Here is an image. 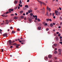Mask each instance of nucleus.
<instances>
[{
    "label": "nucleus",
    "instance_id": "nucleus-1",
    "mask_svg": "<svg viewBox=\"0 0 62 62\" xmlns=\"http://www.w3.org/2000/svg\"><path fill=\"white\" fill-rule=\"evenodd\" d=\"M37 1H38L39 3H40V5H42V4H43V5H45L46 6V4H45V3L43 2H42L41 1H39V0H37Z\"/></svg>",
    "mask_w": 62,
    "mask_h": 62
},
{
    "label": "nucleus",
    "instance_id": "nucleus-2",
    "mask_svg": "<svg viewBox=\"0 0 62 62\" xmlns=\"http://www.w3.org/2000/svg\"><path fill=\"white\" fill-rule=\"evenodd\" d=\"M8 42L9 45H10V46L12 45V44H11V43H12V41H11V40H9L8 41Z\"/></svg>",
    "mask_w": 62,
    "mask_h": 62
},
{
    "label": "nucleus",
    "instance_id": "nucleus-3",
    "mask_svg": "<svg viewBox=\"0 0 62 62\" xmlns=\"http://www.w3.org/2000/svg\"><path fill=\"white\" fill-rule=\"evenodd\" d=\"M47 9H46V10H47L48 11V10H49V12H50V11H51V8H49L48 7V6H47V7L46 8Z\"/></svg>",
    "mask_w": 62,
    "mask_h": 62
},
{
    "label": "nucleus",
    "instance_id": "nucleus-4",
    "mask_svg": "<svg viewBox=\"0 0 62 62\" xmlns=\"http://www.w3.org/2000/svg\"><path fill=\"white\" fill-rule=\"evenodd\" d=\"M3 36L4 37H8V34L4 33L3 34Z\"/></svg>",
    "mask_w": 62,
    "mask_h": 62
},
{
    "label": "nucleus",
    "instance_id": "nucleus-5",
    "mask_svg": "<svg viewBox=\"0 0 62 62\" xmlns=\"http://www.w3.org/2000/svg\"><path fill=\"white\" fill-rule=\"evenodd\" d=\"M44 59L45 60L48 61V57H44Z\"/></svg>",
    "mask_w": 62,
    "mask_h": 62
},
{
    "label": "nucleus",
    "instance_id": "nucleus-6",
    "mask_svg": "<svg viewBox=\"0 0 62 62\" xmlns=\"http://www.w3.org/2000/svg\"><path fill=\"white\" fill-rule=\"evenodd\" d=\"M27 20H29V22H31L32 21V19L28 17L27 18Z\"/></svg>",
    "mask_w": 62,
    "mask_h": 62
},
{
    "label": "nucleus",
    "instance_id": "nucleus-7",
    "mask_svg": "<svg viewBox=\"0 0 62 62\" xmlns=\"http://www.w3.org/2000/svg\"><path fill=\"white\" fill-rule=\"evenodd\" d=\"M55 40H56V41L58 40V37H56L55 38Z\"/></svg>",
    "mask_w": 62,
    "mask_h": 62
},
{
    "label": "nucleus",
    "instance_id": "nucleus-8",
    "mask_svg": "<svg viewBox=\"0 0 62 62\" xmlns=\"http://www.w3.org/2000/svg\"><path fill=\"white\" fill-rule=\"evenodd\" d=\"M5 22H6V24H8L9 23V22L8 21V20H5Z\"/></svg>",
    "mask_w": 62,
    "mask_h": 62
},
{
    "label": "nucleus",
    "instance_id": "nucleus-9",
    "mask_svg": "<svg viewBox=\"0 0 62 62\" xmlns=\"http://www.w3.org/2000/svg\"><path fill=\"white\" fill-rule=\"evenodd\" d=\"M52 56L51 55H49L48 56V57L49 58H50L52 57Z\"/></svg>",
    "mask_w": 62,
    "mask_h": 62
},
{
    "label": "nucleus",
    "instance_id": "nucleus-10",
    "mask_svg": "<svg viewBox=\"0 0 62 62\" xmlns=\"http://www.w3.org/2000/svg\"><path fill=\"white\" fill-rule=\"evenodd\" d=\"M38 29L39 30H40L41 29V27L40 26L38 27Z\"/></svg>",
    "mask_w": 62,
    "mask_h": 62
},
{
    "label": "nucleus",
    "instance_id": "nucleus-11",
    "mask_svg": "<svg viewBox=\"0 0 62 62\" xmlns=\"http://www.w3.org/2000/svg\"><path fill=\"white\" fill-rule=\"evenodd\" d=\"M13 9H9V11H13Z\"/></svg>",
    "mask_w": 62,
    "mask_h": 62
},
{
    "label": "nucleus",
    "instance_id": "nucleus-12",
    "mask_svg": "<svg viewBox=\"0 0 62 62\" xmlns=\"http://www.w3.org/2000/svg\"><path fill=\"white\" fill-rule=\"evenodd\" d=\"M16 32L15 31H12V32L11 33V34H14V33H15Z\"/></svg>",
    "mask_w": 62,
    "mask_h": 62
},
{
    "label": "nucleus",
    "instance_id": "nucleus-13",
    "mask_svg": "<svg viewBox=\"0 0 62 62\" xmlns=\"http://www.w3.org/2000/svg\"><path fill=\"white\" fill-rule=\"evenodd\" d=\"M50 26L51 27H53V23H50Z\"/></svg>",
    "mask_w": 62,
    "mask_h": 62
},
{
    "label": "nucleus",
    "instance_id": "nucleus-14",
    "mask_svg": "<svg viewBox=\"0 0 62 62\" xmlns=\"http://www.w3.org/2000/svg\"><path fill=\"white\" fill-rule=\"evenodd\" d=\"M6 14V13H4L3 14V15H1L2 16V17H5V15Z\"/></svg>",
    "mask_w": 62,
    "mask_h": 62
},
{
    "label": "nucleus",
    "instance_id": "nucleus-15",
    "mask_svg": "<svg viewBox=\"0 0 62 62\" xmlns=\"http://www.w3.org/2000/svg\"><path fill=\"white\" fill-rule=\"evenodd\" d=\"M46 15L47 16H48L49 15H48V11H47L46 14Z\"/></svg>",
    "mask_w": 62,
    "mask_h": 62
},
{
    "label": "nucleus",
    "instance_id": "nucleus-16",
    "mask_svg": "<svg viewBox=\"0 0 62 62\" xmlns=\"http://www.w3.org/2000/svg\"><path fill=\"white\" fill-rule=\"evenodd\" d=\"M58 11H56V10L55 11V13H58Z\"/></svg>",
    "mask_w": 62,
    "mask_h": 62
},
{
    "label": "nucleus",
    "instance_id": "nucleus-17",
    "mask_svg": "<svg viewBox=\"0 0 62 62\" xmlns=\"http://www.w3.org/2000/svg\"><path fill=\"white\" fill-rule=\"evenodd\" d=\"M46 21L47 22H49V18H48V19H46Z\"/></svg>",
    "mask_w": 62,
    "mask_h": 62
},
{
    "label": "nucleus",
    "instance_id": "nucleus-18",
    "mask_svg": "<svg viewBox=\"0 0 62 62\" xmlns=\"http://www.w3.org/2000/svg\"><path fill=\"white\" fill-rule=\"evenodd\" d=\"M14 19H18V17H17L15 16L14 18Z\"/></svg>",
    "mask_w": 62,
    "mask_h": 62
},
{
    "label": "nucleus",
    "instance_id": "nucleus-19",
    "mask_svg": "<svg viewBox=\"0 0 62 62\" xmlns=\"http://www.w3.org/2000/svg\"><path fill=\"white\" fill-rule=\"evenodd\" d=\"M14 3H15V4H17L18 3V1L17 0H16L15 1Z\"/></svg>",
    "mask_w": 62,
    "mask_h": 62
},
{
    "label": "nucleus",
    "instance_id": "nucleus-20",
    "mask_svg": "<svg viewBox=\"0 0 62 62\" xmlns=\"http://www.w3.org/2000/svg\"><path fill=\"white\" fill-rule=\"evenodd\" d=\"M54 46L55 47H56L57 46V44H54Z\"/></svg>",
    "mask_w": 62,
    "mask_h": 62
},
{
    "label": "nucleus",
    "instance_id": "nucleus-21",
    "mask_svg": "<svg viewBox=\"0 0 62 62\" xmlns=\"http://www.w3.org/2000/svg\"><path fill=\"white\" fill-rule=\"evenodd\" d=\"M23 10L21 11H20V13H21V14H22V13H23Z\"/></svg>",
    "mask_w": 62,
    "mask_h": 62
},
{
    "label": "nucleus",
    "instance_id": "nucleus-22",
    "mask_svg": "<svg viewBox=\"0 0 62 62\" xmlns=\"http://www.w3.org/2000/svg\"><path fill=\"white\" fill-rule=\"evenodd\" d=\"M30 18H31V19H34V18H33V17L32 16H30Z\"/></svg>",
    "mask_w": 62,
    "mask_h": 62
},
{
    "label": "nucleus",
    "instance_id": "nucleus-23",
    "mask_svg": "<svg viewBox=\"0 0 62 62\" xmlns=\"http://www.w3.org/2000/svg\"><path fill=\"white\" fill-rule=\"evenodd\" d=\"M23 18H24V16H21V19H23Z\"/></svg>",
    "mask_w": 62,
    "mask_h": 62
},
{
    "label": "nucleus",
    "instance_id": "nucleus-24",
    "mask_svg": "<svg viewBox=\"0 0 62 62\" xmlns=\"http://www.w3.org/2000/svg\"><path fill=\"white\" fill-rule=\"evenodd\" d=\"M59 51V52H61V49H59L58 50Z\"/></svg>",
    "mask_w": 62,
    "mask_h": 62
},
{
    "label": "nucleus",
    "instance_id": "nucleus-25",
    "mask_svg": "<svg viewBox=\"0 0 62 62\" xmlns=\"http://www.w3.org/2000/svg\"><path fill=\"white\" fill-rule=\"evenodd\" d=\"M19 3L20 4H22V1H21V0H20Z\"/></svg>",
    "mask_w": 62,
    "mask_h": 62
},
{
    "label": "nucleus",
    "instance_id": "nucleus-26",
    "mask_svg": "<svg viewBox=\"0 0 62 62\" xmlns=\"http://www.w3.org/2000/svg\"><path fill=\"white\" fill-rule=\"evenodd\" d=\"M30 14V16H33V14L32 13H31Z\"/></svg>",
    "mask_w": 62,
    "mask_h": 62
},
{
    "label": "nucleus",
    "instance_id": "nucleus-27",
    "mask_svg": "<svg viewBox=\"0 0 62 62\" xmlns=\"http://www.w3.org/2000/svg\"><path fill=\"white\" fill-rule=\"evenodd\" d=\"M25 8H28V6L27 5H26L25 6Z\"/></svg>",
    "mask_w": 62,
    "mask_h": 62
},
{
    "label": "nucleus",
    "instance_id": "nucleus-28",
    "mask_svg": "<svg viewBox=\"0 0 62 62\" xmlns=\"http://www.w3.org/2000/svg\"><path fill=\"white\" fill-rule=\"evenodd\" d=\"M54 54H57V51H55L54 52Z\"/></svg>",
    "mask_w": 62,
    "mask_h": 62
},
{
    "label": "nucleus",
    "instance_id": "nucleus-29",
    "mask_svg": "<svg viewBox=\"0 0 62 62\" xmlns=\"http://www.w3.org/2000/svg\"><path fill=\"white\" fill-rule=\"evenodd\" d=\"M2 31V30L0 29V34H2V32H1Z\"/></svg>",
    "mask_w": 62,
    "mask_h": 62
},
{
    "label": "nucleus",
    "instance_id": "nucleus-30",
    "mask_svg": "<svg viewBox=\"0 0 62 62\" xmlns=\"http://www.w3.org/2000/svg\"><path fill=\"white\" fill-rule=\"evenodd\" d=\"M58 14V15H60V12H58L57 13Z\"/></svg>",
    "mask_w": 62,
    "mask_h": 62
},
{
    "label": "nucleus",
    "instance_id": "nucleus-31",
    "mask_svg": "<svg viewBox=\"0 0 62 62\" xmlns=\"http://www.w3.org/2000/svg\"><path fill=\"white\" fill-rule=\"evenodd\" d=\"M17 31H20V30L19 28H18L17 29Z\"/></svg>",
    "mask_w": 62,
    "mask_h": 62
},
{
    "label": "nucleus",
    "instance_id": "nucleus-32",
    "mask_svg": "<svg viewBox=\"0 0 62 62\" xmlns=\"http://www.w3.org/2000/svg\"><path fill=\"white\" fill-rule=\"evenodd\" d=\"M50 21V22H52V19H49V21Z\"/></svg>",
    "mask_w": 62,
    "mask_h": 62
},
{
    "label": "nucleus",
    "instance_id": "nucleus-33",
    "mask_svg": "<svg viewBox=\"0 0 62 62\" xmlns=\"http://www.w3.org/2000/svg\"><path fill=\"white\" fill-rule=\"evenodd\" d=\"M37 20L38 22H40V20L39 19H37Z\"/></svg>",
    "mask_w": 62,
    "mask_h": 62
},
{
    "label": "nucleus",
    "instance_id": "nucleus-34",
    "mask_svg": "<svg viewBox=\"0 0 62 62\" xmlns=\"http://www.w3.org/2000/svg\"><path fill=\"white\" fill-rule=\"evenodd\" d=\"M14 42H15V41L13 40L12 41V43H14Z\"/></svg>",
    "mask_w": 62,
    "mask_h": 62
},
{
    "label": "nucleus",
    "instance_id": "nucleus-35",
    "mask_svg": "<svg viewBox=\"0 0 62 62\" xmlns=\"http://www.w3.org/2000/svg\"><path fill=\"white\" fill-rule=\"evenodd\" d=\"M11 16H14V14H11Z\"/></svg>",
    "mask_w": 62,
    "mask_h": 62
},
{
    "label": "nucleus",
    "instance_id": "nucleus-36",
    "mask_svg": "<svg viewBox=\"0 0 62 62\" xmlns=\"http://www.w3.org/2000/svg\"><path fill=\"white\" fill-rule=\"evenodd\" d=\"M48 62H53L51 60H50L49 61H48Z\"/></svg>",
    "mask_w": 62,
    "mask_h": 62
},
{
    "label": "nucleus",
    "instance_id": "nucleus-37",
    "mask_svg": "<svg viewBox=\"0 0 62 62\" xmlns=\"http://www.w3.org/2000/svg\"><path fill=\"white\" fill-rule=\"evenodd\" d=\"M61 35H60V33H59L58 35V37H60V36Z\"/></svg>",
    "mask_w": 62,
    "mask_h": 62
},
{
    "label": "nucleus",
    "instance_id": "nucleus-38",
    "mask_svg": "<svg viewBox=\"0 0 62 62\" xmlns=\"http://www.w3.org/2000/svg\"><path fill=\"white\" fill-rule=\"evenodd\" d=\"M9 13V12H6V14H8V13Z\"/></svg>",
    "mask_w": 62,
    "mask_h": 62
},
{
    "label": "nucleus",
    "instance_id": "nucleus-39",
    "mask_svg": "<svg viewBox=\"0 0 62 62\" xmlns=\"http://www.w3.org/2000/svg\"><path fill=\"white\" fill-rule=\"evenodd\" d=\"M17 7L15 8L14 9H17Z\"/></svg>",
    "mask_w": 62,
    "mask_h": 62
},
{
    "label": "nucleus",
    "instance_id": "nucleus-40",
    "mask_svg": "<svg viewBox=\"0 0 62 62\" xmlns=\"http://www.w3.org/2000/svg\"><path fill=\"white\" fill-rule=\"evenodd\" d=\"M10 48H13V46H11L10 47Z\"/></svg>",
    "mask_w": 62,
    "mask_h": 62
},
{
    "label": "nucleus",
    "instance_id": "nucleus-41",
    "mask_svg": "<svg viewBox=\"0 0 62 62\" xmlns=\"http://www.w3.org/2000/svg\"><path fill=\"white\" fill-rule=\"evenodd\" d=\"M59 38L60 39H62V37L61 36H60Z\"/></svg>",
    "mask_w": 62,
    "mask_h": 62
},
{
    "label": "nucleus",
    "instance_id": "nucleus-42",
    "mask_svg": "<svg viewBox=\"0 0 62 62\" xmlns=\"http://www.w3.org/2000/svg\"><path fill=\"white\" fill-rule=\"evenodd\" d=\"M28 12L29 13H30V10H29L28 11Z\"/></svg>",
    "mask_w": 62,
    "mask_h": 62
},
{
    "label": "nucleus",
    "instance_id": "nucleus-43",
    "mask_svg": "<svg viewBox=\"0 0 62 62\" xmlns=\"http://www.w3.org/2000/svg\"><path fill=\"white\" fill-rule=\"evenodd\" d=\"M21 41L22 42H24V41H25V40H22Z\"/></svg>",
    "mask_w": 62,
    "mask_h": 62
},
{
    "label": "nucleus",
    "instance_id": "nucleus-44",
    "mask_svg": "<svg viewBox=\"0 0 62 62\" xmlns=\"http://www.w3.org/2000/svg\"><path fill=\"white\" fill-rule=\"evenodd\" d=\"M60 19L61 20H62V18H61V17H60Z\"/></svg>",
    "mask_w": 62,
    "mask_h": 62
},
{
    "label": "nucleus",
    "instance_id": "nucleus-45",
    "mask_svg": "<svg viewBox=\"0 0 62 62\" xmlns=\"http://www.w3.org/2000/svg\"><path fill=\"white\" fill-rule=\"evenodd\" d=\"M39 26H41V24L40 23L39 24Z\"/></svg>",
    "mask_w": 62,
    "mask_h": 62
},
{
    "label": "nucleus",
    "instance_id": "nucleus-46",
    "mask_svg": "<svg viewBox=\"0 0 62 62\" xmlns=\"http://www.w3.org/2000/svg\"><path fill=\"white\" fill-rule=\"evenodd\" d=\"M49 30V28H47L46 29V31H48V30Z\"/></svg>",
    "mask_w": 62,
    "mask_h": 62
},
{
    "label": "nucleus",
    "instance_id": "nucleus-47",
    "mask_svg": "<svg viewBox=\"0 0 62 62\" xmlns=\"http://www.w3.org/2000/svg\"><path fill=\"white\" fill-rule=\"evenodd\" d=\"M60 43L62 45V42H60Z\"/></svg>",
    "mask_w": 62,
    "mask_h": 62
},
{
    "label": "nucleus",
    "instance_id": "nucleus-48",
    "mask_svg": "<svg viewBox=\"0 0 62 62\" xmlns=\"http://www.w3.org/2000/svg\"><path fill=\"white\" fill-rule=\"evenodd\" d=\"M15 15H16V16H17V14L16 13L15 14Z\"/></svg>",
    "mask_w": 62,
    "mask_h": 62
},
{
    "label": "nucleus",
    "instance_id": "nucleus-49",
    "mask_svg": "<svg viewBox=\"0 0 62 62\" xmlns=\"http://www.w3.org/2000/svg\"><path fill=\"white\" fill-rule=\"evenodd\" d=\"M37 9V8H35L34 9V10H36Z\"/></svg>",
    "mask_w": 62,
    "mask_h": 62
},
{
    "label": "nucleus",
    "instance_id": "nucleus-50",
    "mask_svg": "<svg viewBox=\"0 0 62 62\" xmlns=\"http://www.w3.org/2000/svg\"><path fill=\"white\" fill-rule=\"evenodd\" d=\"M30 11V12H31V13L32 12V10H31Z\"/></svg>",
    "mask_w": 62,
    "mask_h": 62
},
{
    "label": "nucleus",
    "instance_id": "nucleus-51",
    "mask_svg": "<svg viewBox=\"0 0 62 62\" xmlns=\"http://www.w3.org/2000/svg\"><path fill=\"white\" fill-rule=\"evenodd\" d=\"M35 20H37V19H38V18H37V17H36L35 18Z\"/></svg>",
    "mask_w": 62,
    "mask_h": 62
},
{
    "label": "nucleus",
    "instance_id": "nucleus-52",
    "mask_svg": "<svg viewBox=\"0 0 62 62\" xmlns=\"http://www.w3.org/2000/svg\"><path fill=\"white\" fill-rule=\"evenodd\" d=\"M16 46H20V45H18V44H16Z\"/></svg>",
    "mask_w": 62,
    "mask_h": 62
},
{
    "label": "nucleus",
    "instance_id": "nucleus-53",
    "mask_svg": "<svg viewBox=\"0 0 62 62\" xmlns=\"http://www.w3.org/2000/svg\"><path fill=\"white\" fill-rule=\"evenodd\" d=\"M45 25H47V23H45Z\"/></svg>",
    "mask_w": 62,
    "mask_h": 62
},
{
    "label": "nucleus",
    "instance_id": "nucleus-54",
    "mask_svg": "<svg viewBox=\"0 0 62 62\" xmlns=\"http://www.w3.org/2000/svg\"><path fill=\"white\" fill-rule=\"evenodd\" d=\"M28 14V12H27L26 13V15H27Z\"/></svg>",
    "mask_w": 62,
    "mask_h": 62
},
{
    "label": "nucleus",
    "instance_id": "nucleus-55",
    "mask_svg": "<svg viewBox=\"0 0 62 62\" xmlns=\"http://www.w3.org/2000/svg\"><path fill=\"white\" fill-rule=\"evenodd\" d=\"M54 13H53L52 14V15H53V16H54Z\"/></svg>",
    "mask_w": 62,
    "mask_h": 62
},
{
    "label": "nucleus",
    "instance_id": "nucleus-56",
    "mask_svg": "<svg viewBox=\"0 0 62 62\" xmlns=\"http://www.w3.org/2000/svg\"><path fill=\"white\" fill-rule=\"evenodd\" d=\"M23 15L24 16L25 15V13L23 14Z\"/></svg>",
    "mask_w": 62,
    "mask_h": 62
},
{
    "label": "nucleus",
    "instance_id": "nucleus-57",
    "mask_svg": "<svg viewBox=\"0 0 62 62\" xmlns=\"http://www.w3.org/2000/svg\"><path fill=\"white\" fill-rule=\"evenodd\" d=\"M53 24L54 25H55V23H53Z\"/></svg>",
    "mask_w": 62,
    "mask_h": 62
},
{
    "label": "nucleus",
    "instance_id": "nucleus-58",
    "mask_svg": "<svg viewBox=\"0 0 62 62\" xmlns=\"http://www.w3.org/2000/svg\"><path fill=\"white\" fill-rule=\"evenodd\" d=\"M10 29H13V27H10Z\"/></svg>",
    "mask_w": 62,
    "mask_h": 62
},
{
    "label": "nucleus",
    "instance_id": "nucleus-59",
    "mask_svg": "<svg viewBox=\"0 0 62 62\" xmlns=\"http://www.w3.org/2000/svg\"><path fill=\"white\" fill-rule=\"evenodd\" d=\"M22 41L20 40L19 41V42H20V43H21V42H22Z\"/></svg>",
    "mask_w": 62,
    "mask_h": 62
},
{
    "label": "nucleus",
    "instance_id": "nucleus-60",
    "mask_svg": "<svg viewBox=\"0 0 62 62\" xmlns=\"http://www.w3.org/2000/svg\"><path fill=\"white\" fill-rule=\"evenodd\" d=\"M56 33L57 34H59V32H56Z\"/></svg>",
    "mask_w": 62,
    "mask_h": 62
},
{
    "label": "nucleus",
    "instance_id": "nucleus-61",
    "mask_svg": "<svg viewBox=\"0 0 62 62\" xmlns=\"http://www.w3.org/2000/svg\"><path fill=\"white\" fill-rule=\"evenodd\" d=\"M59 9L60 10H61V8H59Z\"/></svg>",
    "mask_w": 62,
    "mask_h": 62
},
{
    "label": "nucleus",
    "instance_id": "nucleus-62",
    "mask_svg": "<svg viewBox=\"0 0 62 62\" xmlns=\"http://www.w3.org/2000/svg\"><path fill=\"white\" fill-rule=\"evenodd\" d=\"M27 2H29V0H27Z\"/></svg>",
    "mask_w": 62,
    "mask_h": 62
},
{
    "label": "nucleus",
    "instance_id": "nucleus-63",
    "mask_svg": "<svg viewBox=\"0 0 62 62\" xmlns=\"http://www.w3.org/2000/svg\"><path fill=\"white\" fill-rule=\"evenodd\" d=\"M20 8V7L19 6H18V9H19Z\"/></svg>",
    "mask_w": 62,
    "mask_h": 62
},
{
    "label": "nucleus",
    "instance_id": "nucleus-64",
    "mask_svg": "<svg viewBox=\"0 0 62 62\" xmlns=\"http://www.w3.org/2000/svg\"><path fill=\"white\" fill-rule=\"evenodd\" d=\"M33 17L34 18H35V15H33Z\"/></svg>",
    "mask_w": 62,
    "mask_h": 62
}]
</instances>
